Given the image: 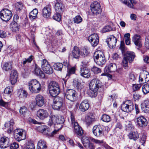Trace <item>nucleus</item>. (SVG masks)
I'll return each mask as SVG.
<instances>
[{"label":"nucleus","instance_id":"1","mask_svg":"<svg viewBox=\"0 0 149 149\" xmlns=\"http://www.w3.org/2000/svg\"><path fill=\"white\" fill-rule=\"evenodd\" d=\"M64 121V118L63 116L51 115L48 125L49 126L54 125V128L58 132L62 127Z\"/></svg>","mask_w":149,"mask_h":149},{"label":"nucleus","instance_id":"2","mask_svg":"<svg viewBox=\"0 0 149 149\" xmlns=\"http://www.w3.org/2000/svg\"><path fill=\"white\" fill-rule=\"evenodd\" d=\"M101 83L100 80L97 79H93L89 84V87L92 92H91L90 96L95 97L97 95V91L99 88L101 87Z\"/></svg>","mask_w":149,"mask_h":149},{"label":"nucleus","instance_id":"3","mask_svg":"<svg viewBox=\"0 0 149 149\" xmlns=\"http://www.w3.org/2000/svg\"><path fill=\"white\" fill-rule=\"evenodd\" d=\"M70 119L71 125L73 128L74 132L79 136L82 135L83 132L82 129L76 120L74 115L72 113H71Z\"/></svg>","mask_w":149,"mask_h":149},{"label":"nucleus","instance_id":"4","mask_svg":"<svg viewBox=\"0 0 149 149\" xmlns=\"http://www.w3.org/2000/svg\"><path fill=\"white\" fill-rule=\"evenodd\" d=\"M14 135L15 139L18 141L24 140L26 138V134L22 129H17L14 132Z\"/></svg>","mask_w":149,"mask_h":149},{"label":"nucleus","instance_id":"5","mask_svg":"<svg viewBox=\"0 0 149 149\" xmlns=\"http://www.w3.org/2000/svg\"><path fill=\"white\" fill-rule=\"evenodd\" d=\"M40 62L41 68L46 73L51 74L53 73V68L46 60L42 59Z\"/></svg>","mask_w":149,"mask_h":149},{"label":"nucleus","instance_id":"6","mask_svg":"<svg viewBox=\"0 0 149 149\" xmlns=\"http://www.w3.org/2000/svg\"><path fill=\"white\" fill-rule=\"evenodd\" d=\"M12 13L11 11L4 9L0 12V17L3 21L6 22L9 20L12 16Z\"/></svg>","mask_w":149,"mask_h":149},{"label":"nucleus","instance_id":"7","mask_svg":"<svg viewBox=\"0 0 149 149\" xmlns=\"http://www.w3.org/2000/svg\"><path fill=\"white\" fill-rule=\"evenodd\" d=\"M134 106L132 102L130 100H127L123 103L121 105L122 110L127 112H129L134 109Z\"/></svg>","mask_w":149,"mask_h":149},{"label":"nucleus","instance_id":"8","mask_svg":"<svg viewBox=\"0 0 149 149\" xmlns=\"http://www.w3.org/2000/svg\"><path fill=\"white\" fill-rule=\"evenodd\" d=\"M90 9L92 13L97 15L101 13L102 10L100 3L97 1H94L90 5Z\"/></svg>","mask_w":149,"mask_h":149},{"label":"nucleus","instance_id":"9","mask_svg":"<svg viewBox=\"0 0 149 149\" xmlns=\"http://www.w3.org/2000/svg\"><path fill=\"white\" fill-rule=\"evenodd\" d=\"M76 91L73 90L68 89L65 92V97L66 98L71 102L74 101L76 99Z\"/></svg>","mask_w":149,"mask_h":149},{"label":"nucleus","instance_id":"10","mask_svg":"<svg viewBox=\"0 0 149 149\" xmlns=\"http://www.w3.org/2000/svg\"><path fill=\"white\" fill-rule=\"evenodd\" d=\"M88 40L92 46L95 47L98 44L99 37L97 34L94 33L88 37Z\"/></svg>","mask_w":149,"mask_h":149},{"label":"nucleus","instance_id":"11","mask_svg":"<svg viewBox=\"0 0 149 149\" xmlns=\"http://www.w3.org/2000/svg\"><path fill=\"white\" fill-rule=\"evenodd\" d=\"M63 104V100L59 97H55L53 101L52 108L55 110H58L62 107Z\"/></svg>","mask_w":149,"mask_h":149},{"label":"nucleus","instance_id":"12","mask_svg":"<svg viewBox=\"0 0 149 149\" xmlns=\"http://www.w3.org/2000/svg\"><path fill=\"white\" fill-rule=\"evenodd\" d=\"M93 132L95 136L97 137L102 136L104 134L102 127L100 125L94 126L93 129Z\"/></svg>","mask_w":149,"mask_h":149},{"label":"nucleus","instance_id":"13","mask_svg":"<svg viewBox=\"0 0 149 149\" xmlns=\"http://www.w3.org/2000/svg\"><path fill=\"white\" fill-rule=\"evenodd\" d=\"M117 40L113 36H109L106 40V42L110 48H113L116 46Z\"/></svg>","mask_w":149,"mask_h":149},{"label":"nucleus","instance_id":"14","mask_svg":"<svg viewBox=\"0 0 149 149\" xmlns=\"http://www.w3.org/2000/svg\"><path fill=\"white\" fill-rule=\"evenodd\" d=\"M65 6L59 0H56L55 5V9L57 13H62L64 9Z\"/></svg>","mask_w":149,"mask_h":149},{"label":"nucleus","instance_id":"15","mask_svg":"<svg viewBox=\"0 0 149 149\" xmlns=\"http://www.w3.org/2000/svg\"><path fill=\"white\" fill-rule=\"evenodd\" d=\"M36 115L40 119L43 120L48 117V114L46 110L40 109L37 111Z\"/></svg>","mask_w":149,"mask_h":149},{"label":"nucleus","instance_id":"16","mask_svg":"<svg viewBox=\"0 0 149 149\" xmlns=\"http://www.w3.org/2000/svg\"><path fill=\"white\" fill-rule=\"evenodd\" d=\"M80 52L79 49L76 46H74L73 49L70 53L69 56L76 59H78L79 57Z\"/></svg>","mask_w":149,"mask_h":149},{"label":"nucleus","instance_id":"17","mask_svg":"<svg viewBox=\"0 0 149 149\" xmlns=\"http://www.w3.org/2000/svg\"><path fill=\"white\" fill-rule=\"evenodd\" d=\"M9 139L6 136L1 138L0 139V148H5L9 146Z\"/></svg>","mask_w":149,"mask_h":149},{"label":"nucleus","instance_id":"18","mask_svg":"<svg viewBox=\"0 0 149 149\" xmlns=\"http://www.w3.org/2000/svg\"><path fill=\"white\" fill-rule=\"evenodd\" d=\"M132 41L135 45L139 48L141 46V39L140 35L137 34L134 35L132 37Z\"/></svg>","mask_w":149,"mask_h":149},{"label":"nucleus","instance_id":"19","mask_svg":"<svg viewBox=\"0 0 149 149\" xmlns=\"http://www.w3.org/2000/svg\"><path fill=\"white\" fill-rule=\"evenodd\" d=\"M136 123L140 127L145 126L147 124V120L145 118L142 116L137 118Z\"/></svg>","mask_w":149,"mask_h":149},{"label":"nucleus","instance_id":"20","mask_svg":"<svg viewBox=\"0 0 149 149\" xmlns=\"http://www.w3.org/2000/svg\"><path fill=\"white\" fill-rule=\"evenodd\" d=\"M117 66L114 63H111L106 66L104 69V71L107 73L113 72L117 70Z\"/></svg>","mask_w":149,"mask_h":149},{"label":"nucleus","instance_id":"21","mask_svg":"<svg viewBox=\"0 0 149 149\" xmlns=\"http://www.w3.org/2000/svg\"><path fill=\"white\" fill-rule=\"evenodd\" d=\"M89 107V104L87 100H85L83 101L80 104L79 108L80 110L85 111L87 110Z\"/></svg>","mask_w":149,"mask_h":149},{"label":"nucleus","instance_id":"22","mask_svg":"<svg viewBox=\"0 0 149 149\" xmlns=\"http://www.w3.org/2000/svg\"><path fill=\"white\" fill-rule=\"evenodd\" d=\"M36 104L39 107H42L44 104V97L40 94L37 95L35 98Z\"/></svg>","mask_w":149,"mask_h":149},{"label":"nucleus","instance_id":"23","mask_svg":"<svg viewBox=\"0 0 149 149\" xmlns=\"http://www.w3.org/2000/svg\"><path fill=\"white\" fill-rule=\"evenodd\" d=\"M17 72L15 70H12L11 72L10 76V81L12 84H15L17 82Z\"/></svg>","mask_w":149,"mask_h":149},{"label":"nucleus","instance_id":"24","mask_svg":"<svg viewBox=\"0 0 149 149\" xmlns=\"http://www.w3.org/2000/svg\"><path fill=\"white\" fill-rule=\"evenodd\" d=\"M121 1L124 4L126 5L129 7L133 9H134V5L137 3V2L135 0H119Z\"/></svg>","mask_w":149,"mask_h":149},{"label":"nucleus","instance_id":"25","mask_svg":"<svg viewBox=\"0 0 149 149\" xmlns=\"http://www.w3.org/2000/svg\"><path fill=\"white\" fill-rule=\"evenodd\" d=\"M80 73L81 76L85 78H88L91 75L90 70L86 67L81 68Z\"/></svg>","mask_w":149,"mask_h":149},{"label":"nucleus","instance_id":"26","mask_svg":"<svg viewBox=\"0 0 149 149\" xmlns=\"http://www.w3.org/2000/svg\"><path fill=\"white\" fill-rule=\"evenodd\" d=\"M35 74L37 76H38L42 78H45V74L41 70L40 68L36 64L35 65L34 69Z\"/></svg>","mask_w":149,"mask_h":149},{"label":"nucleus","instance_id":"27","mask_svg":"<svg viewBox=\"0 0 149 149\" xmlns=\"http://www.w3.org/2000/svg\"><path fill=\"white\" fill-rule=\"evenodd\" d=\"M43 17L47 18L50 16L51 14V9L49 6H46L43 8L42 11Z\"/></svg>","mask_w":149,"mask_h":149},{"label":"nucleus","instance_id":"28","mask_svg":"<svg viewBox=\"0 0 149 149\" xmlns=\"http://www.w3.org/2000/svg\"><path fill=\"white\" fill-rule=\"evenodd\" d=\"M44 133H43V134L48 137H52L55 134L58 132L55 129V130L52 132H51L50 130L49 129L47 128V127L44 131Z\"/></svg>","mask_w":149,"mask_h":149},{"label":"nucleus","instance_id":"29","mask_svg":"<svg viewBox=\"0 0 149 149\" xmlns=\"http://www.w3.org/2000/svg\"><path fill=\"white\" fill-rule=\"evenodd\" d=\"M125 56L128 59L129 63H131L134 60L135 55L134 52L130 51H128L125 54Z\"/></svg>","mask_w":149,"mask_h":149},{"label":"nucleus","instance_id":"30","mask_svg":"<svg viewBox=\"0 0 149 149\" xmlns=\"http://www.w3.org/2000/svg\"><path fill=\"white\" fill-rule=\"evenodd\" d=\"M142 110L146 113H149V100H145L143 102Z\"/></svg>","mask_w":149,"mask_h":149},{"label":"nucleus","instance_id":"31","mask_svg":"<svg viewBox=\"0 0 149 149\" xmlns=\"http://www.w3.org/2000/svg\"><path fill=\"white\" fill-rule=\"evenodd\" d=\"M46 142L43 140H40L38 142L37 149H47Z\"/></svg>","mask_w":149,"mask_h":149},{"label":"nucleus","instance_id":"32","mask_svg":"<svg viewBox=\"0 0 149 149\" xmlns=\"http://www.w3.org/2000/svg\"><path fill=\"white\" fill-rule=\"evenodd\" d=\"M41 88L40 84L36 85L35 86H31L29 88L30 91L32 93H37L39 92Z\"/></svg>","mask_w":149,"mask_h":149},{"label":"nucleus","instance_id":"33","mask_svg":"<svg viewBox=\"0 0 149 149\" xmlns=\"http://www.w3.org/2000/svg\"><path fill=\"white\" fill-rule=\"evenodd\" d=\"M49 90L50 95L53 97H55L57 96L60 92V88L49 89Z\"/></svg>","mask_w":149,"mask_h":149},{"label":"nucleus","instance_id":"34","mask_svg":"<svg viewBox=\"0 0 149 149\" xmlns=\"http://www.w3.org/2000/svg\"><path fill=\"white\" fill-rule=\"evenodd\" d=\"M10 28L11 30L14 32H17L19 31V25L15 21L11 23Z\"/></svg>","mask_w":149,"mask_h":149},{"label":"nucleus","instance_id":"35","mask_svg":"<svg viewBox=\"0 0 149 149\" xmlns=\"http://www.w3.org/2000/svg\"><path fill=\"white\" fill-rule=\"evenodd\" d=\"M94 61L96 64L99 65H101L104 64L106 62L104 55H103V56L102 57H100L99 59Z\"/></svg>","mask_w":149,"mask_h":149},{"label":"nucleus","instance_id":"36","mask_svg":"<svg viewBox=\"0 0 149 149\" xmlns=\"http://www.w3.org/2000/svg\"><path fill=\"white\" fill-rule=\"evenodd\" d=\"M38 13V10L35 8L33 9L29 13V17L31 20H33L37 17V14Z\"/></svg>","mask_w":149,"mask_h":149},{"label":"nucleus","instance_id":"37","mask_svg":"<svg viewBox=\"0 0 149 149\" xmlns=\"http://www.w3.org/2000/svg\"><path fill=\"white\" fill-rule=\"evenodd\" d=\"M14 124L13 120H11L10 121H8L6 122L4 124V126L8 128V131L9 130L11 132L13 131L12 127Z\"/></svg>","mask_w":149,"mask_h":149},{"label":"nucleus","instance_id":"38","mask_svg":"<svg viewBox=\"0 0 149 149\" xmlns=\"http://www.w3.org/2000/svg\"><path fill=\"white\" fill-rule=\"evenodd\" d=\"M129 138L135 141L139 137V135L137 132H134L130 133L128 135Z\"/></svg>","mask_w":149,"mask_h":149},{"label":"nucleus","instance_id":"39","mask_svg":"<svg viewBox=\"0 0 149 149\" xmlns=\"http://www.w3.org/2000/svg\"><path fill=\"white\" fill-rule=\"evenodd\" d=\"M104 55L103 52L100 50H97L94 53V60H95L98 59L100 57H102Z\"/></svg>","mask_w":149,"mask_h":149},{"label":"nucleus","instance_id":"40","mask_svg":"<svg viewBox=\"0 0 149 149\" xmlns=\"http://www.w3.org/2000/svg\"><path fill=\"white\" fill-rule=\"evenodd\" d=\"M2 68L6 71L10 70L12 68L11 63L8 62L5 63L2 67Z\"/></svg>","mask_w":149,"mask_h":149},{"label":"nucleus","instance_id":"41","mask_svg":"<svg viewBox=\"0 0 149 149\" xmlns=\"http://www.w3.org/2000/svg\"><path fill=\"white\" fill-rule=\"evenodd\" d=\"M141 75L143 77L145 82H147L149 81V73L147 71H143L141 73Z\"/></svg>","mask_w":149,"mask_h":149},{"label":"nucleus","instance_id":"42","mask_svg":"<svg viewBox=\"0 0 149 149\" xmlns=\"http://www.w3.org/2000/svg\"><path fill=\"white\" fill-rule=\"evenodd\" d=\"M33 56L32 55L30 56L27 59L25 58L21 62V66L22 67H24L27 63H30L33 60Z\"/></svg>","mask_w":149,"mask_h":149},{"label":"nucleus","instance_id":"43","mask_svg":"<svg viewBox=\"0 0 149 149\" xmlns=\"http://www.w3.org/2000/svg\"><path fill=\"white\" fill-rule=\"evenodd\" d=\"M49 89L56 88H59V86L58 83L55 81H51L49 84Z\"/></svg>","mask_w":149,"mask_h":149},{"label":"nucleus","instance_id":"44","mask_svg":"<svg viewBox=\"0 0 149 149\" xmlns=\"http://www.w3.org/2000/svg\"><path fill=\"white\" fill-rule=\"evenodd\" d=\"M142 89L144 94L146 95L149 93V84L147 83L144 84L142 86Z\"/></svg>","mask_w":149,"mask_h":149},{"label":"nucleus","instance_id":"45","mask_svg":"<svg viewBox=\"0 0 149 149\" xmlns=\"http://www.w3.org/2000/svg\"><path fill=\"white\" fill-rule=\"evenodd\" d=\"M81 141L84 147L91 143L90 141L89 138L87 136L83 137L82 138Z\"/></svg>","mask_w":149,"mask_h":149},{"label":"nucleus","instance_id":"46","mask_svg":"<svg viewBox=\"0 0 149 149\" xmlns=\"http://www.w3.org/2000/svg\"><path fill=\"white\" fill-rule=\"evenodd\" d=\"M73 82L75 86H76L78 90H81L83 88V86L78 80L75 79L74 80Z\"/></svg>","mask_w":149,"mask_h":149},{"label":"nucleus","instance_id":"47","mask_svg":"<svg viewBox=\"0 0 149 149\" xmlns=\"http://www.w3.org/2000/svg\"><path fill=\"white\" fill-rule=\"evenodd\" d=\"M18 94H19V96L20 97L23 98L26 97L28 95V93L26 91L21 89L19 90Z\"/></svg>","mask_w":149,"mask_h":149},{"label":"nucleus","instance_id":"48","mask_svg":"<svg viewBox=\"0 0 149 149\" xmlns=\"http://www.w3.org/2000/svg\"><path fill=\"white\" fill-rule=\"evenodd\" d=\"M54 68L57 70L61 71L63 67L62 63H57L54 65Z\"/></svg>","mask_w":149,"mask_h":149},{"label":"nucleus","instance_id":"49","mask_svg":"<svg viewBox=\"0 0 149 149\" xmlns=\"http://www.w3.org/2000/svg\"><path fill=\"white\" fill-rule=\"evenodd\" d=\"M40 84L38 81L36 79H33L30 81L28 83L29 87H30L31 86H33L36 85Z\"/></svg>","mask_w":149,"mask_h":149},{"label":"nucleus","instance_id":"50","mask_svg":"<svg viewBox=\"0 0 149 149\" xmlns=\"http://www.w3.org/2000/svg\"><path fill=\"white\" fill-rule=\"evenodd\" d=\"M82 21V19L80 15H78L76 16L74 18V21L75 23L79 24Z\"/></svg>","mask_w":149,"mask_h":149},{"label":"nucleus","instance_id":"51","mask_svg":"<svg viewBox=\"0 0 149 149\" xmlns=\"http://www.w3.org/2000/svg\"><path fill=\"white\" fill-rule=\"evenodd\" d=\"M93 121V119L88 116H87L85 117V122L88 125H90Z\"/></svg>","mask_w":149,"mask_h":149},{"label":"nucleus","instance_id":"52","mask_svg":"<svg viewBox=\"0 0 149 149\" xmlns=\"http://www.w3.org/2000/svg\"><path fill=\"white\" fill-rule=\"evenodd\" d=\"M61 13H57L56 12V13L55 14L53 17V18L58 21L59 22L60 21L61 19V15H60V14Z\"/></svg>","mask_w":149,"mask_h":149},{"label":"nucleus","instance_id":"53","mask_svg":"<svg viewBox=\"0 0 149 149\" xmlns=\"http://www.w3.org/2000/svg\"><path fill=\"white\" fill-rule=\"evenodd\" d=\"M101 119L102 121L106 122H108L110 121V116L106 114L103 115Z\"/></svg>","mask_w":149,"mask_h":149},{"label":"nucleus","instance_id":"54","mask_svg":"<svg viewBox=\"0 0 149 149\" xmlns=\"http://www.w3.org/2000/svg\"><path fill=\"white\" fill-rule=\"evenodd\" d=\"M26 148V149H35L34 144L30 141L27 143Z\"/></svg>","mask_w":149,"mask_h":149},{"label":"nucleus","instance_id":"55","mask_svg":"<svg viewBox=\"0 0 149 149\" xmlns=\"http://www.w3.org/2000/svg\"><path fill=\"white\" fill-rule=\"evenodd\" d=\"M23 7V5L21 2H18L15 4V8L17 11L21 10Z\"/></svg>","mask_w":149,"mask_h":149},{"label":"nucleus","instance_id":"56","mask_svg":"<svg viewBox=\"0 0 149 149\" xmlns=\"http://www.w3.org/2000/svg\"><path fill=\"white\" fill-rule=\"evenodd\" d=\"M13 91L12 88L11 86H8L5 89L4 92L6 94H10L12 93Z\"/></svg>","mask_w":149,"mask_h":149},{"label":"nucleus","instance_id":"57","mask_svg":"<svg viewBox=\"0 0 149 149\" xmlns=\"http://www.w3.org/2000/svg\"><path fill=\"white\" fill-rule=\"evenodd\" d=\"M75 71V68L74 67H72L69 69H68L67 75L70 76V74L74 73Z\"/></svg>","mask_w":149,"mask_h":149},{"label":"nucleus","instance_id":"58","mask_svg":"<svg viewBox=\"0 0 149 149\" xmlns=\"http://www.w3.org/2000/svg\"><path fill=\"white\" fill-rule=\"evenodd\" d=\"M27 111V109L25 106H23L20 108L19 110V112L20 114L24 115Z\"/></svg>","mask_w":149,"mask_h":149},{"label":"nucleus","instance_id":"59","mask_svg":"<svg viewBox=\"0 0 149 149\" xmlns=\"http://www.w3.org/2000/svg\"><path fill=\"white\" fill-rule=\"evenodd\" d=\"M127 127V129L129 130H131L134 128V126L131 123L130 121L126 122V124H125Z\"/></svg>","mask_w":149,"mask_h":149},{"label":"nucleus","instance_id":"60","mask_svg":"<svg viewBox=\"0 0 149 149\" xmlns=\"http://www.w3.org/2000/svg\"><path fill=\"white\" fill-rule=\"evenodd\" d=\"M92 71L95 73V74H98L99 73H100L101 72V69L96 67H93L92 69Z\"/></svg>","mask_w":149,"mask_h":149},{"label":"nucleus","instance_id":"61","mask_svg":"<svg viewBox=\"0 0 149 149\" xmlns=\"http://www.w3.org/2000/svg\"><path fill=\"white\" fill-rule=\"evenodd\" d=\"M89 52L86 49H83L81 51V55L82 56H85L88 55Z\"/></svg>","mask_w":149,"mask_h":149},{"label":"nucleus","instance_id":"62","mask_svg":"<svg viewBox=\"0 0 149 149\" xmlns=\"http://www.w3.org/2000/svg\"><path fill=\"white\" fill-rule=\"evenodd\" d=\"M112 28L109 25H107L105 26L102 30V32L103 33H105L111 30Z\"/></svg>","mask_w":149,"mask_h":149},{"label":"nucleus","instance_id":"63","mask_svg":"<svg viewBox=\"0 0 149 149\" xmlns=\"http://www.w3.org/2000/svg\"><path fill=\"white\" fill-rule=\"evenodd\" d=\"M128 59L124 56L123 60L122 63L123 66L125 68L128 66Z\"/></svg>","mask_w":149,"mask_h":149},{"label":"nucleus","instance_id":"64","mask_svg":"<svg viewBox=\"0 0 149 149\" xmlns=\"http://www.w3.org/2000/svg\"><path fill=\"white\" fill-rule=\"evenodd\" d=\"M19 146L18 144L15 142L12 143L10 146L11 149H17L18 148Z\"/></svg>","mask_w":149,"mask_h":149}]
</instances>
